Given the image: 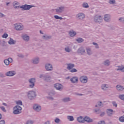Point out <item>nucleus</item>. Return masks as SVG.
Instances as JSON below:
<instances>
[{
  "label": "nucleus",
  "mask_w": 124,
  "mask_h": 124,
  "mask_svg": "<svg viewBox=\"0 0 124 124\" xmlns=\"http://www.w3.org/2000/svg\"><path fill=\"white\" fill-rule=\"evenodd\" d=\"M27 95L29 99L32 100V99H34L35 96H36V93H35V92L31 91L28 92Z\"/></svg>",
  "instance_id": "obj_1"
},
{
  "label": "nucleus",
  "mask_w": 124,
  "mask_h": 124,
  "mask_svg": "<svg viewBox=\"0 0 124 124\" xmlns=\"http://www.w3.org/2000/svg\"><path fill=\"white\" fill-rule=\"evenodd\" d=\"M20 113H22V107L17 105L14 108V114L18 115V114H20Z\"/></svg>",
  "instance_id": "obj_2"
},
{
  "label": "nucleus",
  "mask_w": 124,
  "mask_h": 124,
  "mask_svg": "<svg viewBox=\"0 0 124 124\" xmlns=\"http://www.w3.org/2000/svg\"><path fill=\"white\" fill-rule=\"evenodd\" d=\"M15 30L16 31H23L24 30V25L22 23H16L14 24Z\"/></svg>",
  "instance_id": "obj_3"
},
{
  "label": "nucleus",
  "mask_w": 124,
  "mask_h": 124,
  "mask_svg": "<svg viewBox=\"0 0 124 124\" xmlns=\"http://www.w3.org/2000/svg\"><path fill=\"white\" fill-rule=\"evenodd\" d=\"M102 21H103V18L101 16L97 15L94 17V22L95 23L101 24V23H102Z\"/></svg>",
  "instance_id": "obj_4"
},
{
  "label": "nucleus",
  "mask_w": 124,
  "mask_h": 124,
  "mask_svg": "<svg viewBox=\"0 0 124 124\" xmlns=\"http://www.w3.org/2000/svg\"><path fill=\"white\" fill-rule=\"evenodd\" d=\"M39 78H42V79H43L45 80V81H47V82L51 80V76H50L49 74H46V75H40Z\"/></svg>",
  "instance_id": "obj_5"
},
{
  "label": "nucleus",
  "mask_w": 124,
  "mask_h": 124,
  "mask_svg": "<svg viewBox=\"0 0 124 124\" xmlns=\"http://www.w3.org/2000/svg\"><path fill=\"white\" fill-rule=\"evenodd\" d=\"M35 78H31L28 80V82L30 84L29 87L30 88H31V89H32L35 85Z\"/></svg>",
  "instance_id": "obj_6"
},
{
  "label": "nucleus",
  "mask_w": 124,
  "mask_h": 124,
  "mask_svg": "<svg viewBox=\"0 0 124 124\" xmlns=\"http://www.w3.org/2000/svg\"><path fill=\"white\" fill-rule=\"evenodd\" d=\"M76 18L79 21H82V20H84L85 19V17L86 16L83 13H79L76 16Z\"/></svg>",
  "instance_id": "obj_7"
},
{
  "label": "nucleus",
  "mask_w": 124,
  "mask_h": 124,
  "mask_svg": "<svg viewBox=\"0 0 124 124\" xmlns=\"http://www.w3.org/2000/svg\"><path fill=\"white\" fill-rule=\"evenodd\" d=\"M32 7H33V6L25 4L20 6V8H21L22 10H30Z\"/></svg>",
  "instance_id": "obj_8"
},
{
  "label": "nucleus",
  "mask_w": 124,
  "mask_h": 124,
  "mask_svg": "<svg viewBox=\"0 0 124 124\" xmlns=\"http://www.w3.org/2000/svg\"><path fill=\"white\" fill-rule=\"evenodd\" d=\"M104 20L105 22H107V23L111 22V15L109 14H105L104 16Z\"/></svg>",
  "instance_id": "obj_9"
},
{
  "label": "nucleus",
  "mask_w": 124,
  "mask_h": 124,
  "mask_svg": "<svg viewBox=\"0 0 124 124\" xmlns=\"http://www.w3.org/2000/svg\"><path fill=\"white\" fill-rule=\"evenodd\" d=\"M64 9H65V7L64 6H60L58 8L55 9V11L58 14L61 13H62L64 11Z\"/></svg>",
  "instance_id": "obj_10"
},
{
  "label": "nucleus",
  "mask_w": 124,
  "mask_h": 124,
  "mask_svg": "<svg viewBox=\"0 0 124 124\" xmlns=\"http://www.w3.org/2000/svg\"><path fill=\"white\" fill-rule=\"evenodd\" d=\"M79 80L82 84H86L88 82V77L85 76H82L79 78Z\"/></svg>",
  "instance_id": "obj_11"
},
{
  "label": "nucleus",
  "mask_w": 124,
  "mask_h": 124,
  "mask_svg": "<svg viewBox=\"0 0 124 124\" xmlns=\"http://www.w3.org/2000/svg\"><path fill=\"white\" fill-rule=\"evenodd\" d=\"M33 109L36 112H40L41 111V106L38 104H34L33 106Z\"/></svg>",
  "instance_id": "obj_12"
},
{
  "label": "nucleus",
  "mask_w": 124,
  "mask_h": 124,
  "mask_svg": "<svg viewBox=\"0 0 124 124\" xmlns=\"http://www.w3.org/2000/svg\"><path fill=\"white\" fill-rule=\"evenodd\" d=\"M40 59L39 57H35L31 60V62L33 64H38L39 63Z\"/></svg>",
  "instance_id": "obj_13"
},
{
  "label": "nucleus",
  "mask_w": 124,
  "mask_h": 124,
  "mask_svg": "<svg viewBox=\"0 0 124 124\" xmlns=\"http://www.w3.org/2000/svg\"><path fill=\"white\" fill-rule=\"evenodd\" d=\"M70 81L72 84H77L79 81V78L77 77H73L70 79Z\"/></svg>",
  "instance_id": "obj_14"
},
{
  "label": "nucleus",
  "mask_w": 124,
  "mask_h": 124,
  "mask_svg": "<svg viewBox=\"0 0 124 124\" xmlns=\"http://www.w3.org/2000/svg\"><path fill=\"white\" fill-rule=\"evenodd\" d=\"M107 114L108 117H112L114 114V110L111 108H108L107 109Z\"/></svg>",
  "instance_id": "obj_15"
},
{
  "label": "nucleus",
  "mask_w": 124,
  "mask_h": 124,
  "mask_svg": "<svg viewBox=\"0 0 124 124\" xmlns=\"http://www.w3.org/2000/svg\"><path fill=\"white\" fill-rule=\"evenodd\" d=\"M46 69L47 71H51V70H53V66L50 63H47L46 64L45 66Z\"/></svg>",
  "instance_id": "obj_16"
},
{
  "label": "nucleus",
  "mask_w": 124,
  "mask_h": 124,
  "mask_svg": "<svg viewBox=\"0 0 124 124\" xmlns=\"http://www.w3.org/2000/svg\"><path fill=\"white\" fill-rule=\"evenodd\" d=\"M16 75V72H15V71H10L6 73L5 74L6 76H9V77L14 76V75Z\"/></svg>",
  "instance_id": "obj_17"
},
{
  "label": "nucleus",
  "mask_w": 124,
  "mask_h": 124,
  "mask_svg": "<svg viewBox=\"0 0 124 124\" xmlns=\"http://www.w3.org/2000/svg\"><path fill=\"white\" fill-rule=\"evenodd\" d=\"M54 87L56 88V90H58V91H62L63 89L62 85L59 83L54 84Z\"/></svg>",
  "instance_id": "obj_18"
},
{
  "label": "nucleus",
  "mask_w": 124,
  "mask_h": 124,
  "mask_svg": "<svg viewBox=\"0 0 124 124\" xmlns=\"http://www.w3.org/2000/svg\"><path fill=\"white\" fill-rule=\"evenodd\" d=\"M22 38L26 42H28L30 41V36L28 35L27 34H23L22 36Z\"/></svg>",
  "instance_id": "obj_19"
},
{
  "label": "nucleus",
  "mask_w": 124,
  "mask_h": 124,
  "mask_svg": "<svg viewBox=\"0 0 124 124\" xmlns=\"http://www.w3.org/2000/svg\"><path fill=\"white\" fill-rule=\"evenodd\" d=\"M101 89L103 90V91H107V89H109V85L107 84H103L101 86Z\"/></svg>",
  "instance_id": "obj_20"
},
{
  "label": "nucleus",
  "mask_w": 124,
  "mask_h": 124,
  "mask_svg": "<svg viewBox=\"0 0 124 124\" xmlns=\"http://www.w3.org/2000/svg\"><path fill=\"white\" fill-rule=\"evenodd\" d=\"M77 52L78 54H81V55H82V54H85V53H86V51L85 50V49H84V48L80 47L78 50Z\"/></svg>",
  "instance_id": "obj_21"
},
{
  "label": "nucleus",
  "mask_w": 124,
  "mask_h": 124,
  "mask_svg": "<svg viewBox=\"0 0 124 124\" xmlns=\"http://www.w3.org/2000/svg\"><path fill=\"white\" fill-rule=\"evenodd\" d=\"M77 121L78 123H85V118L82 116L77 118Z\"/></svg>",
  "instance_id": "obj_22"
},
{
  "label": "nucleus",
  "mask_w": 124,
  "mask_h": 124,
  "mask_svg": "<svg viewBox=\"0 0 124 124\" xmlns=\"http://www.w3.org/2000/svg\"><path fill=\"white\" fill-rule=\"evenodd\" d=\"M85 122H87V123H93V121L89 117L86 116L84 117V123Z\"/></svg>",
  "instance_id": "obj_23"
},
{
  "label": "nucleus",
  "mask_w": 124,
  "mask_h": 124,
  "mask_svg": "<svg viewBox=\"0 0 124 124\" xmlns=\"http://www.w3.org/2000/svg\"><path fill=\"white\" fill-rule=\"evenodd\" d=\"M67 69H68V70H71V69H73V67L75 66L74 64H72V63L67 64Z\"/></svg>",
  "instance_id": "obj_24"
},
{
  "label": "nucleus",
  "mask_w": 124,
  "mask_h": 124,
  "mask_svg": "<svg viewBox=\"0 0 124 124\" xmlns=\"http://www.w3.org/2000/svg\"><path fill=\"white\" fill-rule=\"evenodd\" d=\"M69 35L71 37H73V36H75V35H76V32L74 31H69Z\"/></svg>",
  "instance_id": "obj_25"
},
{
  "label": "nucleus",
  "mask_w": 124,
  "mask_h": 124,
  "mask_svg": "<svg viewBox=\"0 0 124 124\" xmlns=\"http://www.w3.org/2000/svg\"><path fill=\"white\" fill-rule=\"evenodd\" d=\"M14 8H19L20 6H18L20 3L19 2L14 1L13 3Z\"/></svg>",
  "instance_id": "obj_26"
},
{
  "label": "nucleus",
  "mask_w": 124,
  "mask_h": 124,
  "mask_svg": "<svg viewBox=\"0 0 124 124\" xmlns=\"http://www.w3.org/2000/svg\"><path fill=\"white\" fill-rule=\"evenodd\" d=\"M103 105H104V104L103 102L99 101L97 103L95 107H103Z\"/></svg>",
  "instance_id": "obj_27"
},
{
  "label": "nucleus",
  "mask_w": 124,
  "mask_h": 124,
  "mask_svg": "<svg viewBox=\"0 0 124 124\" xmlns=\"http://www.w3.org/2000/svg\"><path fill=\"white\" fill-rule=\"evenodd\" d=\"M124 89V86L121 85H118L116 86V89L117 91H123Z\"/></svg>",
  "instance_id": "obj_28"
},
{
  "label": "nucleus",
  "mask_w": 124,
  "mask_h": 124,
  "mask_svg": "<svg viewBox=\"0 0 124 124\" xmlns=\"http://www.w3.org/2000/svg\"><path fill=\"white\" fill-rule=\"evenodd\" d=\"M86 52L89 56L93 54V51L92 49L89 47L86 48Z\"/></svg>",
  "instance_id": "obj_29"
},
{
  "label": "nucleus",
  "mask_w": 124,
  "mask_h": 124,
  "mask_svg": "<svg viewBox=\"0 0 124 124\" xmlns=\"http://www.w3.org/2000/svg\"><path fill=\"white\" fill-rule=\"evenodd\" d=\"M9 44L12 45L13 44H16V41H14L13 39L10 38L9 41L8 42Z\"/></svg>",
  "instance_id": "obj_30"
},
{
  "label": "nucleus",
  "mask_w": 124,
  "mask_h": 124,
  "mask_svg": "<svg viewBox=\"0 0 124 124\" xmlns=\"http://www.w3.org/2000/svg\"><path fill=\"white\" fill-rule=\"evenodd\" d=\"M67 119L70 122H73V121H74V117H73V116L68 115V116H67Z\"/></svg>",
  "instance_id": "obj_31"
},
{
  "label": "nucleus",
  "mask_w": 124,
  "mask_h": 124,
  "mask_svg": "<svg viewBox=\"0 0 124 124\" xmlns=\"http://www.w3.org/2000/svg\"><path fill=\"white\" fill-rule=\"evenodd\" d=\"M62 101L63 102H68V101H70V97H65L62 99Z\"/></svg>",
  "instance_id": "obj_32"
},
{
  "label": "nucleus",
  "mask_w": 124,
  "mask_h": 124,
  "mask_svg": "<svg viewBox=\"0 0 124 124\" xmlns=\"http://www.w3.org/2000/svg\"><path fill=\"white\" fill-rule=\"evenodd\" d=\"M82 7H83L84 8H89V4H88V3H87V2H84V3H83V4H82Z\"/></svg>",
  "instance_id": "obj_33"
},
{
  "label": "nucleus",
  "mask_w": 124,
  "mask_h": 124,
  "mask_svg": "<svg viewBox=\"0 0 124 124\" xmlns=\"http://www.w3.org/2000/svg\"><path fill=\"white\" fill-rule=\"evenodd\" d=\"M72 50L71 48L69 47V46H67L65 48V51L67 53H70V52H71Z\"/></svg>",
  "instance_id": "obj_34"
},
{
  "label": "nucleus",
  "mask_w": 124,
  "mask_h": 124,
  "mask_svg": "<svg viewBox=\"0 0 124 124\" xmlns=\"http://www.w3.org/2000/svg\"><path fill=\"white\" fill-rule=\"evenodd\" d=\"M76 40L77 41V42H78V43H82V42L84 41V39H83L82 38H78L76 39Z\"/></svg>",
  "instance_id": "obj_35"
},
{
  "label": "nucleus",
  "mask_w": 124,
  "mask_h": 124,
  "mask_svg": "<svg viewBox=\"0 0 124 124\" xmlns=\"http://www.w3.org/2000/svg\"><path fill=\"white\" fill-rule=\"evenodd\" d=\"M117 70H121L123 72H124V66H118V68L117 69Z\"/></svg>",
  "instance_id": "obj_36"
},
{
  "label": "nucleus",
  "mask_w": 124,
  "mask_h": 124,
  "mask_svg": "<svg viewBox=\"0 0 124 124\" xmlns=\"http://www.w3.org/2000/svg\"><path fill=\"white\" fill-rule=\"evenodd\" d=\"M109 4H116V0H108Z\"/></svg>",
  "instance_id": "obj_37"
},
{
  "label": "nucleus",
  "mask_w": 124,
  "mask_h": 124,
  "mask_svg": "<svg viewBox=\"0 0 124 124\" xmlns=\"http://www.w3.org/2000/svg\"><path fill=\"white\" fill-rule=\"evenodd\" d=\"M104 64L105 65H110V61L109 60H106L104 62Z\"/></svg>",
  "instance_id": "obj_38"
},
{
  "label": "nucleus",
  "mask_w": 124,
  "mask_h": 124,
  "mask_svg": "<svg viewBox=\"0 0 124 124\" xmlns=\"http://www.w3.org/2000/svg\"><path fill=\"white\" fill-rule=\"evenodd\" d=\"M118 20L119 21V22H120V23H123L124 24V16L120 17L118 19Z\"/></svg>",
  "instance_id": "obj_39"
},
{
  "label": "nucleus",
  "mask_w": 124,
  "mask_h": 124,
  "mask_svg": "<svg viewBox=\"0 0 124 124\" xmlns=\"http://www.w3.org/2000/svg\"><path fill=\"white\" fill-rule=\"evenodd\" d=\"M43 39H50L51 36L44 35L43 36Z\"/></svg>",
  "instance_id": "obj_40"
},
{
  "label": "nucleus",
  "mask_w": 124,
  "mask_h": 124,
  "mask_svg": "<svg viewBox=\"0 0 124 124\" xmlns=\"http://www.w3.org/2000/svg\"><path fill=\"white\" fill-rule=\"evenodd\" d=\"M93 45H94L95 48H96V49H99V46H98V44L97 43L93 42Z\"/></svg>",
  "instance_id": "obj_41"
},
{
  "label": "nucleus",
  "mask_w": 124,
  "mask_h": 124,
  "mask_svg": "<svg viewBox=\"0 0 124 124\" xmlns=\"http://www.w3.org/2000/svg\"><path fill=\"white\" fill-rule=\"evenodd\" d=\"M54 122L56 124H60V122H61V120L58 118H56L54 120Z\"/></svg>",
  "instance_id": "obj_42"
},
{
  "label": "nucleus",
  "mask_w": 124,
  "mask_h": 124,
  "mask_svg": "<svg viewBox=\"0 0 124 124\" xmlns=\"http://www.w3.org/2000/svg\"><path fill=\"white\" fill-rule=\"evenodd\" d=\"M120 122H122V123H124V116H122L119 118Z\"/></svg>",
  "instance_id": "obj_43"
},
{
  "label": "nucleus",
  "mask_w": 124,
  "mask_h": 124,
  "mask_svg": "<svg viewBox=\"0 0 124 124\" xmlns=\"http://www.w3.org/2000/svg\"><path fill=\"white\" fill-rule=\"evenodd\" d=\"M54 18L56 19L62 20V17L59 16H54Z\"/></svg>",
  "instance_id": "obj_44"
},
{
  "label": "nucleus",
  "mask_w": 124,
  "mask_h": 124,
  "mask_svg": "<svg viewBox=\"0 0 124 124\" xmlns=\"http://www.w3.org/2000/svg\"><path fill=\"white\" fill-rule=\"evenodd\" d=\"M4 63H5V64L6 65H9L10 63H9V62L8 61V59H7V60H5L4 61Z\"/></svg>",
  "instance_id": "obj_45"
},
{
  "label": "nucleus",
  "mask_w": 124,
  "mask_h": 124,
  "mask_svg": "<svg viewBox=\"0 0 124 124\" xmlns=\"http://www.w3.org/2000/svg\"><path fill=\"white\" fill-rule=\"evenodd\" d=\"M119 98L121 99V100H124V95L122 94V95H119Z\"/></svg>",
  "instance_id": "obj_46"
},
{
  "label": "nucleus",
  "mask_w": 124,
  "mask_h": 124,
  "mask_svg": "<svg viewBox=\"0 0 124 124\" xmlns=\"http://www.w3.org/2000/svg\"><path fill=\"white\" fill-rule=\"evenodd\" d=\"M70 72H72V73H73L74 72H77V70L75 68H73L70 70Z\"/></svg>",
  "instance_id": "obj_47"
},
{
  "label": "nucleus",
  "mask_w": 124,
  "mask_h": 124,
  "mask_svg": "<svg viewBox=\"0 0 124 124\" xmlns=\"http://www.w3.org/2000/svg\"><path fill=\"white\" fill-rule=\"evenodd\" d=\"M16 104H17V105H22L23 104L21 100L17 101H16Z\"/></svg>",
  "instance_id": "obj_48"
},
{
  "label": "nucleus",
  "mask_w": 124,
  "mask_h": 124,
  "mask_svg": "<svg viewBox=\"0 0 124 124\" xmlns=\"http://www.w3.org/2000/svg\"><path fill=\"white\" fill-rule=\"evenodd\" d=\"M112 104H113L114 107H118V104H117V103H116V102L113 101L112 102Z\"/></svg>",
  "instance_id": "obj_49"
},
{
  "label": "nucleus",
  "mask_w": 124,
  "mask_h": 124,
  "mask_svg": "<svg viewBox=\"0 0 124 124\" xmlns=\"http://www.w3.org/2000/svg\"><path fill=\"white\" fill-rule=\"evenodd\" d=\"M0 108L3 112H6V109L4 107H0Z\"/></svg>",
  "instance_id": "obj_50"
},
{
  "label": "nucleus",
  "mask_w": 124,
  "mask_h": 124,
  "mask_svg": "<svg viewBox=\"0 0 124 124\" xmlns=\"http://www.w3.org/2000/svg\"><path fill=\"white\" fill-rule=\"evenodd\" d=\"M3 38H7V37H8V34L6 33H4L2 36Z\"/></svg>",
  "instance_id": "obj_51"
},
{
  "label": "nucleus",
  "mask_w": 124,
  "mask_h": 124,
  "mask_svg": "<svg viewBox=\"0 0 124 124\" xmlns=\"http://www.w3.org/2000/svg\"><path fill=\"white\" fill-rule=\"evenodd\" d=\"M33 124V122H32V121H31V120H28L26 123V124Z\"/></svg>",
  "instance_id": "obj_52"
},
{
  "label": "nucleus",
  "mask_w": 124,
  "mask_h": 124,
  "mask_svg": "<svg viewBox=\"0 0 124 124\" xmlns=\"http://www.w3.org/2000/svg\"><path fill=\"white\" fill-rule=\"evenodd\" d=\"M7 60L10 63L13 62V60L12 58H8Z\"/></svg>",
  "instance_id": "obj_53"
},
{
  "label": "nucleus",
  "mask_w": 124,
  "mask_h": 124,
  "mask_svg": "<svg viewBox=\"0 0 124 124\" xmlns=\"http://www.w3.org/2000/svg\"><path fill=\"white\" fill-rule=\"evenodd\" d=\"M95 112H96L97 114H99V113H100V109H95Z\"/></svg>",
  "instance_id": "obj_54"
},
{
  "label": "nucleus",
  "mask_w": 124,
  "mask_h": 124,
  "mask_svg": "<svg viewBox=\"0 0 124 124\" xmlns=\"http://www.w3.org/2000/svg\"><path fill=\"white\" fill-rule=\"evenodd\" d=\"M18 56L19 57V58H24V55L22 54H18Z\"/></svg>",
  "instance_id": "obj_55"
},
{
  "label": "nucleus",
  "mask_w": 124,
  "mask_h": 124,
  "mask_svg": "<svg viewBox=\"0 0 124 124\" xmlns=\"http://www.w3.org/2000/svg\"><path fill=\"white\" fill-rule=\"evenodd\" d=\"M98 124H105V122L104 121H100L98 122Z\"/></svg>",
  "instance_id": "obj_56"
},
{
  "label": "nucleus",
  "mask_w": 124,
  "mask_h": 124,
  "mask_svg": "<svg viewBox=\"0 0 124 124\" xmlns=\"http://www.w3.org/2000/svg\"><path fill=\"white\" fill-rule=\"evenodd\" d=\"M105 115V112H102L100 114L101 117H103V116Z\"/></svg>",
  "instance_id": "obj_57"
},
{
  "label": "nucleus",
  "mask_w": 124,
  "mask_h": 124,
  "mask_svg": "<svg viewBox=\"0 0 124 124\" xmlns=\"http://www.w3.org/2000/svg\"><path fill=\"white\" fill-rule=\"evenodd\" d=\"M5 124L4 120H1L0 121V124Z\"/></svg>",
  "instance_id": "obj_58"
},
{
  "label": "nucleus",
  "mask_w": 124,
  "mask_h": 124,
  "mask_svg": "<svg viewBox=\"0 0 124 124\" xmlns=\"http://www.w3.org/2000/svg\"><path fill=\"white\" fill-rule=\"evenodd\" d=\"M4 16V15H3L2 13H0V17L2 18Z\"/></svg>",
  "instance_id": "obj_59"
},
{
  "label": "nucleus",
  "mask_w": 124,
  "mask_h": 124,
  "mask_svg": "<svg viewBox=\"0 0 124 124\" xmlns=\"http://www.w3.org/2000/svg\"><path fill=\"white\" fill-rule=\"evenodd\" d=\"M2 104L4 105V106H7V104L5 103H3Z\"/></svg>",
  "instance_id": "obj_60"
},
{
  "label": "nucleus",
  "mask_w": 124,
  "mask_h": 124,
  "mask_svg": "<svg viewBox=\"0 0 124 124\" xmlns=\"http://www.w3.org/2000/svg\"><path fill=\"white\" fill-rule=\"evenodd\" d=\"M77 95H83V94L76 93Z\"/></svg>",
  "instance_id": "obj_61"
},
{
  "label": "nucleus",
  "mask_w": 124,
  "mask_h": 124,
  "mask_svg": "<svg viewBox=\"0 0 124 124\" xmlns=\"http://www.w3.org/2000/svg\"><path fill=\"white\" fill-rule=\"evenodd\" d=\"M45 124H49V121L46 122Z\"/></svg>",
  "instance_id": "obj_62"
},
{
  "label": "nucleus",
  "mask_w": 124,
  "mask_h": 124,
  "mask_svg": "<svg viewBox=\"0 0 124 124\" xmlns=\"http://www.w3.org/2000/svg\"><path fill=\"white\" fill-rule=\"evenodd\" d=\"M66 79H70V77H68L66 78Z\"/></svg>",
  "instance_id": "obj_63"
},
{
  "label": "nucleus",
  "mask_w": 124,
  "mask_h": 124,
  "mask_svg": "<svg viewBox=\"0 0 124 124\" xmlns=\"http://www.w3.org/2000/svg\"><path fill=\"white\" fill-rule=\"evenodd\" d=\"M40 33H41V34H43V32L41 31H40Z\"/></svg>",
  "instance_id": "obj_64"
}]
</instances>
